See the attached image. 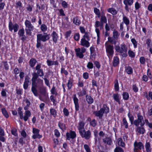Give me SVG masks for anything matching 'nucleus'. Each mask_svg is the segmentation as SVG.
Segmentation results:
<instances>
[{
    "label": "nucleus",
    "instance_id": "obj_1",
    "mask_svg": "<svg viewBox=\"0 0 152 152\" xmlns=\"http://www.w3.org/2000/svg\"><path fill=\"white\" fill-rule=\"evenodd\" d=\"M115 48V50L120 53L123 57H126L127 56V48L124 44H121V47L118 45H116Z\"/></svg>",
    "mask_w": 152,
    "mask_h": 152
},
{
    "label": "nucleus",
    "instance_id": "obj_2",
    "mask_svg": "<svg viewBox=\"0 0 152 152\" xmlns=\"http://www.w3.org/2000/svg\"><path fill=\"white\" fill-rule=\"evenodd\" d=\"M35 83L36 86H35L34 85H32L31 90L34 95L37 96H38V93L37 91V88L40 86L43 85V81L42 80L39 78L36 80Z\"/></svg>",
    "mask_w": 152,
    "mask_h": 152
},
{
    "label": "nucleus",
    "instance_id": "obj_3",
    "mask_svg": "<svg viewBox=\"0 0 152 152\" xmlns=\"http://www.w3.org/2000/svg\"><path fill=\"white\" fill-rule=\"evenodd\" d=\"M105 45L107 55L109 58H112L114 53L113 46L109 44L108 42H106Z\"/></svg>",
    "mask_w": 152,
    "mask_h": 152
},
{
    "label": "nucleus",
    "instance_id": "obj_4",
    "mask_svg": "<svg viewBox=\"0 0 152 152\" xmlns=\"http://www.w3.org/2000/svg\"><path fill=\"white\" fill-rule=\"evenodd\" d=\"M109 111V109L106 105L104 104L99 111L94 112L95 115L99 118L102 117L104 113L107 114Z\"/></svg>",
    "mask_w": 152,
    "mask_h": 152
},
{
    "label": "nucleus",
    "instance_id": "obj_5",
    "mask_svg": "<svg viewBox=\"0 0 152 152\" xmlns=\"http://www.w3.org/2000/svg\"><path fill=\"white\" fill-rule=\"evenodd\" d=\"M25 24L26 26L25 30L26 34L28 35H31V31L34 29V26L31 22L28 20L25 21Z\"/></svg>",
    "mask_w": 152,
    "mask_h": 152
},
{
    "label": "nucleus",
    "instance_id": "obj_6",
    "mask_svg": "<svg viewBox=\"0 0 152 152\" xmlns=\"http://www.w3.org/2000/svg\"><path fill=\"white\" fill-rule=\"evenodd\" d=\"M137 119L134 121V124L137 126H138L139 124L141 126H143L145 124L143 117L139 114H137Z\"/></svg>",
    "mask_w": 152,
    "mask_h": 152
},
{
    "label": "nucleus",
    "instance_id": "obj_7",
    "mask_svg": "<svg viewBox=\"0 0 152 152\" xmlns=\"http://www.w3.org/2000/svg\"><path fill=\"white\" fill-rule=\"evenodd\" d=\"M50 38V35L47 33H44L43 34H39L37 35V39L43 42L47 41Z\"/></svg>",
    "mask_w": 152,
    "mask_h": 152
},
{
    "label": "nucleus",
    "instance_id": "obj_8",
    "mask_svg": "<svg viewBox=\"0 0 152 152\" xmlns=\"http://www.w3.org/2000/svg\"><path fill=\"white\" fill-rule=\"evenodd\" d=\"M134 152H140L141 149L144 148L143 144L140 142H137L135 141L134 144Z\"/></svg>",
    "mask_w": 152,
    "mask_h": 152
},
{
    "label": "nucleus",
    "instance_id": "obj_9",
    "mask_svg": "<svg viewBox=\"0 0 152 152\" xmlns=\"http://www.w3.org/2000/svg\"><path fill=\"white\" fill-rule=\"evenodd\" d=\"M75 50L76 56L80 58H82L84 56L83 53L86 52V49L84 48L83 47L81 49L79 48L75 49Z\"/></svg>",
    "mask_w": 152,
    "mask_h": 152
},
{
    "label": "nucleus",
    "instance_id": "obj_10",
    "mask_svg": "<svg viewBox=\"0 0 152 152\" xmlns=\"http://www.w3.org/2000/svg\"><path fill=\"white\" fill-rule=\"evenodd\" d=\"M80 135L82 137L88 140L91 137V132L90 130H88L87 131H83L80 133Z\"/></svg>",
    "mask_w": 152,
    "mask_h": 152
},
{
    "label": "nucleus",
    "instance_id": "obj_11",
    "mask_svg": "<svg viewBox=\"0 0 152 152\" xmlns=\"http://www.w3.org/2000/svg\"><path fill=\"white\" fill-rule=\"evenodd\" d=\"M41 64H37L36 67V69L37 70V74L39 76L42 77L44 76V73L42 69H41Z\"/></svg>",
    "mask_w": 152,
    "mask_h": 152
},
{
    "label": "nucleus",
    "instance_id": "obj_12",
    "mask_svg": "<svg viewBox=\"0 0 152 152\" xmlns=\"http://www.w3.org/2000/svg\"><path fill=\"white\" fill-rule=\"evenodd\" d=\"M85 123L82 121H80L78 124V125L77 126V128L79 131V133L85 131V129L84 128Z\"/></svg>",
    "mask_w": 152,
    "mask_h": 152
},
{
    "label": "nucleus",
    "instance_id": "obj_13",
    "mask_svg": "<svg viewBox=\"0 0 152 152\" xmlns=\"http://www.w3.org/2000/svg\"><path fill=\"white\" fill-rule=\"evenodd\" d=\"M76 134L75 132L74 131H71L69 133H67L66 134V136L67 139L69 140L70 139H73L76 137Z\"/></svg>",
    "mask_w": 152,
    "mask_h": 152
},
{
    "label": "nucleus",
    "instance_id": "obj_14",
    "mask_svg": "<svg viewBox=\"0 0 152 152\" xmlns=\"http://www.w3.org/2000/svg\"><path fill=\"white\" fill-rule=\"evenodd\" d=\"M80 45L87 48H88L90 46L88 41L83 38H82L81 39Z\"/></svg>",
    "mask_w": 152,
    "mask_h": 152
},
{
    "label": "nucleus",
    "instance_id": "obj_15",
    "mask_svg": "<svg viewBox=\"0 0 152 152\" xmlns=\"http://www.w3.org/2000/svg\"><path fill=\"white\" fill-rule=\"evenodd\" d=\"M31 114V113L29 110H26L24 113V115L23 116V119L25 121H27L28 118L30 117Z\"/></svg>",
    "mask_w": 152,
    "mask_h": 152
},
{
    "label": "nucleus",
    "instance_id": "obj_16",
    "mask_svg": "<svg viewBox=\"0 0 152 152\" xmlns=\"http://www.w3.org/2000/svg\"><path fill=\"white\" fill-rule=\"evenodd\" d=\"M33 77L31 79V80L32 81V85H34V86H36V84L35 83V81L36 80H37L38 78H39L38 77L39 76L37 73H34L32 74Z\"/></svg>",
    "mask_w": 152,
    "mask_h": 152
},
{
    "label": "nucleus",
    "instance_id": "obj_17",
    "mask_svg": "<svg viewBox=\"0 0 152 152\" xmlns=\"http://www.w3.org/2000/svg\"><path fill=\"white\" fill-rule=\"evenodd\" d=\"M73 101L75 105V108L76 110H79V104H78V99L77 98L76 95H74L73 96Z\"/></svg>",
    "mask_w": 152,
    "mask_h": 152
},
{
    "label": "nucleus",
    "instance_id": "obj_18",
    "mask_svg": "<svg viewBox=\"0 0 152 152\" xmlns=\"http://www.w3.org/2000/svg\"><path fill=\"white\" fill-rule=\"evenodd\" d=\"M51 36L52 37L53 42L56 43L57 42L58 38L57 34L55 31H53L51 34Z\"/></svg>",
    "mask_w": 152,
    "mask_h": 152
},
{
    "label": "nucleus",
    "instance_id": "obj_19",
    "mask_svg": "<svg viewBox=\"0 0 152 152\" xmlns=\"http://www.w3.org/2000/svg\"><path fill=\"white\" fill-rule=\"evenodd\" d=\"M30 78L28 77H25V81L23 84V88L25 89H27L29 83Z\"/></svg>",
    "mask_w": 152,
    "mask_h": 152
},
{
    "label": "nucleus",
    "instance_id": "obj_20",
    "mask_svg": "<svg viewBox=\"0 0 152 152\" xmlns=\"http://www.w3.org/2000/svg\"><path fill=\"white\" fill-rule=\"evenodd\" d=\"M46 62L48 66H53L54 65H58V62L56 61H54L49 60H47Z\"/></svg>",
    "mask_w": 152,
    "mask_h": 152
},
{
    "label": "nucleus",
    "instance_id": "obj_21",
    "mask_svg": "<svg viewBox=\"0 0 152 152\" xmlns=\"http://www.w3.org/2000/svg\"><path fill=\"white\" fill-rule=\"evenodd\" d=\"M125 71L129 75L132 74L133 73V69L129 66H126L125 67Z\"/></svg>",
    "mask_w": 152,
    "mask_h": 152
},
{
    "label": "nucleus",
    "instance_id": "obj_22",
    "mask_svg": "<svg viewBox=\"0 0 152 152\" xmlns=\"http://www.w3.org/2000/svg\"><path fill=\"white\" fill-rule=\"evenodd\" d=\"M136 131L140 134H143L145 132V130L143 127H138L137 128Z\"/></svg>",
    "mask_w": 152,
    "mask_h": 152
},
{
    "label": "nucleus",
    "instance_id": "obj_23",
    "mask_svg": "<svg viewBox=\"0 0 152 152\" xmlns=\"http://www.w3.org/2000/svg\"><path fill=\"white\" fill-rule=\"evenodd\" d=\"M73 22L77 26H79L81 23L80 20L77 17H75L73 18Z\"/></svg>",
    "mask_w": 152,
    "mask_h": 152
},
{
    "label": "nucleus",
    "instance_id": "obj_24",
    "mask_svg": "<svg viewBox=\"0 0 152 152\" xmlns=\"http://www.w3.org/2000/svg\"><path fill=\"white\" fill-rule=\"evenodd\" d=\"M107 11L113 15H116L117 13V12L116 10L112 8H110L108 9H107Z\"/></svg>",
    "mask_w": 152,
    "mask_h": 152
},
{
    "label": "nucleus",
    "instance_id": "obj_25",
    "mask_svg": "<svg viewBox=\"0 0 152 152\" xmlns=\"http://www.w3.org/2000/svg\"><path fill=\"white\" fill-rule=\"evenodd\" d=\"M145 148L147 152H151V148L149 142H146L145 145Z\"/></svg>",
    "mask_w": 152,
    "mask_h": 152
},
{
    "label": "nucleus",
    "instance_id": "obj_26",
    "mask_svg": "<svg viewBox=\"0 0 152 152\" xmlns=\"http://www.w3.org/2000/svg\"><path fill=\"white\" fill-rule=\"evenodd\" d=\"M2 113L3 115L6 118H7L9 117V114L4 108H3L1 109Z\"/></svg>",
    "mask_w": 152,
    "mask_h": 152
},
{
    "label": "nucleus",
    "instance_id": "obj_27",
    "mask_svg": "<svg viewBox=\"0 0 152 152\" xmlns=\"http://www.w3.org/2000/svg\"><path fill=\"white\" fill-rule=\"evenodd\" d=\"M103 26V23H102L101 22H100L98 21H96L95 22V28H97L99 27H100L101 29H102Z\"/></svg>",
    "mask_w": 152,
    "mask_h": 152
},
{
    "label": "nucleus",
    "instance_id": "obj_28",
    "mask_svg": "<svg viewBox=\"0 0 152 152\" xmlns=\"http://www.w3.org/2000/svg\"><path fill=\"white\" fill-rule=\"evenodd\" d=\"M114 99L117 102L120 103V98L119 95L118 94H114L113 95Z\"/></svg>",
    "mask_w": 152,
    "mask_h": 152
},
{
    "label": "nucleus",
    "instance_id": "obj_29",
    "mask_svg": "<svg viewBox=\"0 0 152 152\" xmlns=\"http://www.w3.org/2000/svg\"><path fill=\"white\" fill-rule=\"evenodd\" d=\"M86 100L88 104H92L94 102L93 99L91 96L88 95L86 96Z\"/></svg>",
    "mask_w": 152,
    "mask_h": 152
},
{
    "label": "nucleus",
    "instance_id": "obj_30",
    "mask_svg": "<svg viewBox=\"0 0 152 152\" xmlns=\"http://www.w3.org/2000/svg\"><path fill=\"white\" fill-rule=\"evenodd\" d=\"M119 59L117 56L114 57L113 58V66H117L119 64Z\"/></svg>",
    "mask_w": 152,
    "mask_h": 152
},
{
    "label": "nucleus",
    "instance_id": "obj_31",
    "mask_svg": "<svg viewBox=\"0 0 152 152\" xmlns=\"http://www.w3.org/2000/svg\"><path fill=\"white\" fill-rule=\"evenodd\" d=\"M103 142L105 143L110 145L112 143L111 139L109 137H106L103 139Z\"/></svg>",
    "mask_w": 152,
    "mask_h": 152
},
{
    "label": "nucleus",
    "instance_id": "obj_32",
    "mask_svg": "<svg viewBox=\"0 0 152 152\" xmlns=\"http://www.w3.org/2000/svg\"><path fill=\"white\" fill-rule=\"evenodd\" d=\"M25 102L26 105L24 107V108L25 110H27L28 109L29 106L30 104V102L27 99H26L25 101Z\"/></svg>",
    "mask_w": 152,
    "mask_h": 152
},
{
    "label": "nucleus",
    "instance_id": "obj_33",
    "mask_svg": "<svg viewBox=\"0 0 152 152\" xmlns=\"http://www.w3.org/2000/svg\"><path fill=\"white\" fill-rule=\"evenodd\" d=\"M37 62L36 60L34 58H31L30 59L29 61V64L30 66L33 67L35 65Z\"/></svg>",
    "mask_w": 152,
    "mask_h": 152
},
{
    "label": "nucleus",
    "instance_id": "obj_34",
    "mask_svg": "<svg viewBox=\"0 0 152 152\" xmlns=\"http://www.w3.org/2000/svg\"><path fill=\"white\" fill-rule=\"evenodd\" d=\"M22 110V108L21 107H19L18 109V114L19 115L20 118L21 119H22L23 117V112Z\"/></svg>",
    "mask_w": 152,
    "mask_h": 152
},
{
    "label": "nucleus",
    "instance_id": "obj_35",
    "mask_svg": "<svg viewBox=\"0 0 152 152\" xmlns=\"http://www.w3.org/2000/svg\"><path fill=\"white\" fill-rule=\"evenodd\" d=\"M59 127L62 130L65 129L66 127L64 124L61 122H59L58 124Z\"/></svg>",
    "mask_w": 152,
    "mask_h": 152
},
{
    "label": "nucleus",
    "instance_id": "obj_36",
    "mask_svg": "<svg viewBox=\"0 0 152 152\" xmlns=\"http://www.w3.org/2000/svg\"><path fill=\"white\" fill-rule=\"evenodd\" d=\"M101 22L103 23H107V19L106 16L104 15H102L100 19Z\"/></svg>",
    "mask_w": 152,
    "mask_h": 152
},
{
    "label": "nucleus",
    "instance_id": "obj_37",
    "mask_svg": "<svg viewBox=\"0 0 152 152\" xmlns=\"http://www.w3.org/2000/svg\"><path fill=\"white\" fill-rule=\"evenodd\" d=\"M123 20L124 23L126 25L129 24V21L128 19L124 15H123Z\"/></svg>",
    "mask_w": 152,
    "mask_h": 152
},
{
    "label": "nucleus",
    "instance_id": "obj_38",
    "mask_svg": "<svg viewBox=\"0 0 152 152\" xmlns=\"http://www.w3.org/2000/svg\"><path fill=\"white\" fill-rule=\"evenodd\" d=\"M113 36L114 39H117L119 36L118 32L116 31H114L113 32Z\"/></svg>",
    "mask_w": 152,
    "mask_h": 152
},
{
    "label": "nucleus",
    "instance_id": "obj_39",
    "mask_svg": "<svg viewBox=\"0 0 152 152\" xmlns=\"http://www.w3.org/2000/svg\"><path fill=\"white\" fill-rule=\"evenodd\" d=\"M89 32H86L85 34L83 36V37L82 38L89 41L90 40V38L89 37Z\"/></svg>",
    "mask_w": 152,
    "mask_h": 152
},
{
    "label": "nucleus",
    "instance_id": "obj_40",
    "mask_svg": "<svg viewBox=\"0 0 152 152\" xmlns=\"http://www.w3.org/2000/svg\"><path fill=\"white\" fill-rule=\"evenodd\" d=\"M133 0H125L124 1V3L126 5H131L133 3Z\"/></svg>",
    "mask_w": 152,
    "mask_h": 152
},
{
    "label": "nucleus",
    "instance_id": "obj_41",
    "mask_svg": "<svg viewBox=\"0 0 152 152\" xmlns=\"http://www.w3.org/2000/svg\"><path fill=\"white\" fill-rule=\"evenodd\" d=\"M42 137V136L39 134V133L34 134L32 136V138L34 139H35L37 138L40 139Z\"/></svg>",
    "mask_w": 152,
    "mask_h": 152
},
{
    "label": "nucleus",
    "instance_id": "obj_42",
    "mask_svg": "<svg viewBox=\"0 0 152 152\" xmlns=\"http://www.w3.org/2000/svg\"><path fill=\"white\" fill-rule=\"evenodd\" d=\"M118 144L119 145L122 147H124V143L122 141V139L121 138H119L117 140Z\"/></svg>",
    "mask_w": 152,
    "mask_h": 152
},
{
    "label": "nucleus",
    "instance_id": "obj_43",
    "mask_svg": "<svg viewBox=\"0 0 152 152\" xmlns=\"http://www.w3.org/2000/svg\"><path fill=\"white\" fill-rule=\"evenodd\" d=\"M94 12L97 15L98 17L99 18L100 17V12L99 10L95 8L94 9Z\"/></svg>",
    "mask_w": 152,
    "mask_h": 152
},
{
    "label": "nucleus",
    "instance_id": "obj_44",
    "mask_svg": "<svg viewBox=\"0 0 152 152\" xmlns=\"http://www.w3.org/2000/svg\"><path fill=\"white\" fill-rule=\"evenodd\" d=\"M40 92L42 93H44L45 91V88L43 86H40L38 87Z\"/></svg>",
    "mask_w": 152,
    "mask_h": 152
},
{
    "label": "nucleus",
    "instance_id": "obj_45",
    "mask_svg": "<svg viewBox=\"0 0 152 152\" xmlns=\"http://www.w3.org/2000/svg\"><path fill=\"white\" fill-rule=\"evenodd\" d=\"M40 28L42 31L45 32L47 30V27L45 25L43 24L41 25Z\"/></svg>",
    "mask_w": 152,
    "mask_h": 152
},
{
    "label": "nucleus",
    "instance_id": "obj_46",
    "mask_svg": "<svg viewBox=\"0 0 152 152\" xmlns=\"http://www.w3.org/2000/svg\"><path fill=\"white\" fill-rule=\"evenodd\" d=\"M50 114L55 117L56 115V112L55 110L53 109H50Z\"/></svg>",
    "mask_w": 152,
    "mask_h": 152
},
{
    "label": "nucleus",
    "instance_id": "obj_47",
    "mask_svg": "<svg viewBox=\"0 0 152 152\" xmlns=\"http://www.w3.org/2000/svg\"><path fill=\"white\" fill-rule=\"evenodd\" d=\"M147 74L148 77H149L150 79H151L152 78V75L151 74V70L150 69L148 68V69Z\"/></svg>",
    "mask_w": 152,
    "mask_h": 152
},
{
    "label": "nucleus",
    "instance_id": "obj_48",
    "mask_svg": "<svg viewBox=\"0 0 152 152\" xmlns=\"http://www.w3.org/2000/svg\"><path fill=\"white\" fill-rule=\"evenodd\" d=\"M80 36V35L78 33H75L74 35V39L76 41H78L79 40Z\"/></svg>",
    "mask_w": 152,
    "mask_h": 152
},
{
    "label": "nucleus",
    "instance_id": "obj_49",
    "mask_svg": "<svg viewBox=\"0 0 152 152\" xmlns=\"http://www.w3.org/2000/svg\"><path fill=\"white\" fill-rule=\"evenodd\" d=\"M123 98L125 100H127L129 97V95L128 93L124 92L123 94Z\"/></svg>",
    "mask_w": 152,
    "mask_h": 152
},
{
    "label": "nucleus",
    "instance_id": "obj_50",
    "mask_svg": "<svg viewBox=\"0 0 152 152\" xmlns=\"http://www.w3.org/2000/svg\"><path fill=\"white\" fill-rule=\"evenodd\" d=\"M24 34V30L23 28L20 29L18 32V34L20 37L23 36Z\"/></svg>",
    "mask_w": 152,
    "mask_h": 152
},
{
    "label": "nucleus",
    "instance_id": "obj_51",
    "mask_svg": "<svg viewBox=\"0 0 152 152\" xmlns=\"http://www.w3.org/2000/svg\"><path fill=\"white\" fill-rule=\"evenodd\" d=\"M131 41L133 45L134 48H136L137 47V43L135 39L134 38H132L131 39Z\"/></svg>",
    "mask_w": 152,
    "mask_h": 152
},
{
    "label": "nucleus",
    "instance_id": "obj_52",
    "mask_svg": "<svg viewBox=\"0 0 152 152\" xmlns=\"http://www.w3.org/2000/svg\"><path fill=\"white\" fill-rule=\"evenodd\" d=\"M72 84V81L71 80H68L67 83V86L69 89H70L71 88Z\"/></svg>",
    "mask_w": 152,
    "mask_h": 152
},
{
    "label": "nucleus",
    "instance_id": "obj_53",
    "mask_svg": "<svg viewBox=\"0 0 152 152\" xmlns=\"http://www.w3.org/2000/svg\"><path fill=\"white\" fill-rule=\"evenodd\" d=\"M14 24H13L11 21L9 23V30L10 31H12L13 30Z\"/></svg>",
    "mask_w": 152,
    "mask_h": 152
},
{
    "label": "nucleus",
    "instance_id": "obj_54",
    "mask_svg": "<svg viewBox=\"0 0 152 152\" xmlns=\"http://www.w3.org/2000/svg\"><path fill=\"white\" fill-rule=\"evenodd\" d=\"M128 116L129 118V120L130 121L131 123L132 124L134 119V117L130 114V113H129L128 114Z\"/></svg>",
    "mask_w": 152,
    "mask_h": 152
},
{
    "label": "nucleus",
    "instance_id": "obj_55",
    "mask_svg": "<svg viewBox=\"0 0 152 152\" xmlns=\"http://www.w3.org/2000/svg\"><path fill=\"white\" fill-rule=\"evenodd\" d=\"M115 89L116 91H118L119 90V86L118 82L117 80L115 81L114 84Z\"/></svg>",
    "mask_w": 152,
    "mask_h": 152
},
{
    "label": "nucleus",
    "instance_id": "obj_56",
    "mask_svg": "<svg viewBox=\"0 0 152 152\" xmlns=\"http://www.w3.org/2000/svg\"><path fill=\"white\" fill-rule=\"evenodd\" d=\"M12 134L15 136H18L17 133V130L15 128H13L11 131Z\"/></svg>",
    "mask_w": 152,
    "mask_h": 152
},
{
    "label": "nucleus",
    "instance_id": "obj_57",
    "mask_svg": "<svg viewBox=\"0 0 152 152\" xmlns=\"http://www.w3.org/2000/svg\"><path fill=\"white\" fill-rule=\"evenodd\" d=\"M123 124L125 126V128H127L128 127V124L125 118H123Z\"/></svg>",
    "mask_w": 152,
    "mask_h": 152
},
{
    "label": "nucleus",
    "instance_id": "obj_58",
    "mask_svg": "<svg viewBox=\"0 0 152 152\" xmlns=\"http://www.w3.org/2000/svg\"><path fill=\"white\" fill-rule=\"evenodd\" d=\"M128 54L129 56L131 58H133L135 56V53L132 50H129L128 51Z\"/></svg>",
    "mask_w": 152,
    "mask_h": 152
},
{
    "label": "nucleus",
    "instance_id": "obj_59",
    "mask_svg": "<svg viewBox=\"0 0 152 152\" xmlns=\"http://www.w3.org/2000/svg\"><path fill=\"white\" fill-rule=\"evenodd\" d=\"M63 112L64 115L66 116H68L69 115V113L68 110L66 108H64L63 110Z\"/></svg>",
    "mask_w": 152,
    "mask_h": 152
},
{
    "label": "nucleus",
    "instance_id": "obj_60",
    "mask_svg": "<svg viewBox=\"0 0 152 152\" xmlns=\"http://www.w3.org/2000/svg\"><path fill=\"white\" fill-rule=\"evenodd\" d=\"M87 67L89 69H92L93 68V64L91 62H88L87 64Z\"/></svg>",
    "mask_w": 152,
    "mask_h": 152
},
{
    "label": "nucleus",
    "instance_id": "obj_61",
    "mask_svg": "<svg viewBox=\"0 0 152 152\" xmlns=\"http://www.w3.org/2000/svg\"><path fill=\"white\" fill-rule=\"evenodd\" d=\"M140 63L143 64H145V59L143 57H141L140 58Z\"/></svg>",
    "mask_w": 152,
    "mask_h": 152
},
{
    "label": "nucleus",
    "instance_id": "obj_62",
    "mask_svg": "<svg viewBox=\"0 0 152 152\" xmlns=\"http://www.w3.org/2000/svg\"><path fill=\"white\" fill-rule=\"evenodd\" d=\"M90 124L91 126L94 127L96 124V121L95 119H93L91 121Z\"/></svg>",
    "mask_w": 152,
    "mask_h": 152
},
{
    "label": "nucleus",
    "instance_id": "obj_63",
    "mask_svg": "<svg viewBox=\"0 0 152 152\" xmlns=\"http://www.w3.org/2000/svg\"><path fill=\"white\" fill-rule=\"evenodd\" d=\"M84 148L86 152H91L90 148L89 146L87 144H85L84 145Z\"/></svg>",
    "mask_w": 152,
    "mask_h": 152
},
{
    "label": "nucleus",
    "instance_id": "obj_64",
    "mask_svg": "<svg viewBox=\"0 0 152 152\" xmlns=\"http://www.w3.org/2000/svg\"><path fill=\"white\" fill-rule=\"evenodd\" d=\"M115 152H124L122 149L119 147L116 148L114 151Z\"/></svg>",
    "mask_w": 152,
    "mask_h": 152
}]
</instances>
